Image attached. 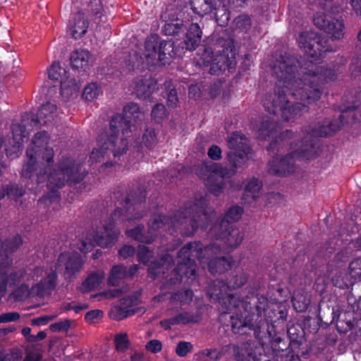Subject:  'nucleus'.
Segmentation results:
<instances>
[{
    "label": "nucleus",
    "mask_w": 361,
    "mask_h": 361,
    "mask_svg": "<svg viewBox=\"0 0 361 361\" xmlns=\"http://www.w3.org/2000/svg\"><path fill=\"white\" fill-rule=\"evenodd\" d=\"M202 32L198 23H192L185 34L184 44L188 51H194L200 45Z\"/></svg>",
    "instance_id": "5701e85b"
},
{
    "label": "nucleus",
    "mask_w": 361,
    "mask_h": 361,
    "mask_svg": "<svg viewBox=\"0 0 361 361\" xmlns=\"http://www.w3.org/2000/svg\"><path fill=\"white\" fill-rule=\"evenodd\" d=\"M123 116L116 115L110 122L108 133L102 134L98 138L99 148L92 150L90 160L91 163L100 161L109 151L114 156L118 157L126 152L127 137L133 131L131 123H137L144 118L143 113L135 103L127 104L123 109Z\"/></svg>",
    "instance_id": "423d86ee"
},
{
    "label": "nucleus",
    "mask_w": 361,
    "mask_h": 361,
    "mask_svg": "<svg viewBox=\"0 0 361 361\" xmlns=\"http://www.w3.org/2000/svg\"><path fill=\"white\" fill-rule=\"evenodd\" d=\"M235 29L240 32H247L251 27V18L247 15H240L233 21Z\"/></svg>",
    "instance_id": "a19ab883"
},
{
    "label": "nucleus",
    "mask_w": 361,
    "mask_h": 361,
    "mask_svg": "<svg viewBox=\"0 0 361 361\" xmlns=\"http://www.w3.org/2000/svg\"><path fill=\"white\" fill-rule=\"evenodd\" d=\"M163 42H159L157 35H151L147 37L145 43V51L143 53L146 63L148 65L164 64L166 59V54L163 51Z\"/></svg>",
    "instance_id": "f3484780"
},
{
    "label": "nucleus",
    "mask_w": 361,
    "mask_h": 361,
    "mask_svg": "<svg viewBox=\"0 0 361 361\" xmlns=\"http://www.w3.org/2000/svg\"><path fill=\"white\" fill-rule=\"evenodd\" d=\"M299 149L300 147L280 159L274 157L268 164L269 173L279 177H286L293 173L295 171V158L307 159L295 154V152Z\"/></svg>",
    "instance_id": "dca6fc26"
},
{
    "label": "nucleus",
    "mask_w": 361,
    "mask_h": 361,
    "mask_svg": "<svg viewBox=\"0 0 361 361\" xmlns=\"http://www.w3.org/2000/svg\"><path fill=\"white\" fill-rule=\"evenodd\" d=\"M22 125L19 123H13L12 126L13 137L11 140H8L5 144V151L6 155L10 159H15L21 153L24 138L27 136L25 130V119L22 121Z\"/></svg>",
    "instance_id": "a211bd4d"
},
{
    "label": "nucleus",
    "mask_w": 361,
    "mask_h": 361,
    "mask_svg": "<svg viewBox=\"0 0 361 361\" xmlns=\"http://www.w3.org/2000/svg\"><path fill=\"white\" fill-rule=\"evenodd\" d=\"M139 294L133 293L124 297L118 307H115L111 312V317L116 320H121L136 311L139 304Z\"/></svg>",
    "instance_id": "6ab92c4d"
},
{
    "label": "nucleus",
    "mask_w": 361,
    "mask_h": 361,
    "mask_svg": "<svg viewBox=\"0 0 361 361\" xmlns=\"http://www.w3.org/2000/svg\"><path fill=\"white\" fill-rule=\"evenodd\" d=\"M168 105L173 107L176 106L179 102L178 93L176 90H171L168 94L167 98Z\"/></svg>",
    "instance_id": "bf43d9fd"
},
{
    "label": "nucleus",
    "mask_w": 361,
    "mask_h": 361,
    "mask_svg": "<svg viewBox=\"0 0 361 361\" xmlns=\"http://www.w3.org/2000/svg\"><path fill=\"white\" fill-rule=\"evenodd\" d=\"M91 10L95 14H98L102 9V5L100 0H93L90 4Z\"/></svg>",
    "instance_id": "338daca9"
},
{
    "label": "nucleus",
    "mask_w": 361,
    "mask_h": 361,
    "mask_svg": "<svg viewBox=\"0 0 361 361\" xmlns=\"http://www.w3.org/2000/svg\"><path fill=\"white\" fill-rule=\"evenodd\" d=\"M217 61V59H215L214 60L212 61V63H209V66H210L209 73L211 75H218L221 73L222 70L224 68V63H221V61Z\"/></svg>",
    "instance_id": "3c124183"
},
{
    "label": "nucleus",
    "mask_w": 361,
    "mask_h": 361,
    "mask_svg": "<svg viewBox=\"0 0 361 361\" xmlns=\"http://www.w3.org/2000/svg\"><path fill=\"white\" fill-rule=\"evenodd\" d=\"M221 149L216 145L210 146L207 151L208 157L214 161H219L221 159Z\"/></svg>",
    "instance_id": "8fccbe9b"
},
{
    "label": "nucleus",
    "mask_w": 361,
    "mask_h": 361,
    "mask_svg": "<svg viewBox=\"0 0 361 361\" xmlns=\"http://www.w3.org/2000/svg\"><path fill=\"white\" fill-rule=\"evenodd\" d=\"M180 27L178 25V23H167L164 26V31L166 35H175L179 33Z\"/></svg>",
    "instance_id": "13d9d810"
},
{
    "label": "nucleus",
    "mask_w": 361,
    "mask_h": 361,
    "mask_svg": "<svg viewBox=\"0 0 361 361\" xmlns=\"http://www.w3.org/2000/svg\"><path fill=\"white\" fill-rule=\"evenodd\" d=\"M254 297H256V295L243 298L238 293H226L224 297L221 298L219 304L221 305L224 310L231 311L234 309H238L240 312V313L229 316V325L231 328L233 318L243 317L244 319L245 317H248V315H251L252 312H253L255 309V303L251 302Z\"/></svg>",
    "instance_id": "f8f14e48"
},
{
    "label": "nucleus",
    "mask_w": 361,
    "mask_h": 361,
    "mask_svg": "<svg viewBox=\"0 0 361 361\" xmlns=\"http://www.w3.org/2000/svg\"><path fill=\"white\" fill-rule=\"evenodd\" d=\"M249 274L243 269H235L226 277L225 284L227 289H237L243 286L248 281Z\"/></svg>",
    "instance_id": "bb28decb"
},
{
    "label": "nucleus",
    "mask_w": 361,
    "mask_h": 361,
    "mask_svg": "<svg viewBox=\"0 0 361 361\" xmlns=\"http://www.w3.org/2000/svg\"><path fill=\"white\" fill-rule=\"evenodd\" d=\"M262 188V183L257 178H252L245 185L242 200L251 204L259 197Z\"/></svg>",
    "instance_id": "c85d7f7f"
},
{
    "label": "nucleus",
    "mask_w": 361,
    "mask_h": 361,
    "mask_svg": "<svg viewBox=\"0 0 361 361\" xmlns=\"http://www.w3.org/2000/svg\"><path fill=\"white\" fill-rule=\"evenodd\" d=\"M152 116L157 122L162 120L166 116L165 106L161 104H157L152 109Z\"/></svg>",
    "instance_id": "49530a36"
},
{
    "label": "nucleus",
    "mask_w": 361,
    "mask_h": 361,
    "mask_svg": "<svg viewBox=\"0 0 361 361\" xmlns=\"http://www.w3.org/2000/svg\"><path fill=\"white\" fill-rule=\"evenodd\" d=\"M291 302L296 312H305L310 304V298L306 293H297L293 295Z\"/></svg>",
    "instance_id": "e433bc0d"
},
{
    "label": "nucleus",
    "mask_w": 361,
    "mask_h": 361,
    "mask_svg": "<svg viewBox=\"0 0 361 361\" xmlns=\"http://www.w3.org/2000/svg\"><path fill=\"white\" fill-rule=\"evenodd\" d=\"M299 47L307 55L300 62L285 52L274 61L272 71L277 80L273 92H267L262 100L265 110L288 121L309 111V105L318 101L324 85L336 80L338 68L322 65L317 61L334 50L329 39L316 32H302L298 39Z\"/></svg>",
    "instance_id": "f257e3e1"
},
{
    "label": "nucleus",
    "mask_w": 361,
    "mask_h": 361,
    "mask_svg": "<svg viewBox=\"0 0 361 361\" xmlns=\"http://www.w3.org/2000/svg\"><path fill=\"white\" fill-rule=\"evenodd\" d=\"M70 61L73 68L85 71L93 64L94 57L86 49H77L71 53Z\"/></svg>",
    "instance_id": "412c9836"
},
{
    "label": "nucleus",
    "mask_w": 361,
    "mask_h": 361,
    "mask_svg": "<svg viewBox=\"0 0 361 361\" xmlns=\"http://www.w3.org/2000/svg\"><path fill=\"white\" fill-rule=\"evenodd\" d=\"M180 318L178 315L172 319H166V320L161 322L160 324H161V327H163L164 329L168 330V329H174L175 326L178 325L180 324Z\"/></svg>",
    "instance_id": "603ef678"
},
{
    "label": "nucleus",
    "mask_w": 361,
    "mask_h": 361,
    "mask_svg": "<svg viewBox=\"0 0 361 361\" xmlns=\"http://www.w3.org/2000/svg\"><path fill=\"white\" fill-rule=\"evenodd\" d=\"M277 127V122L275 121L274 116H271L259 117L258 121L252 123V129L257 139L260 140H265L273 136L276 133Z\"/></svg>",
    "instance_id": "aec40b11"
},
{
    "label": "nucleus",
    "mask_w": 361,
    "mask_h": 361,
    "mask_svg": "<svg viewBox=\"0 0 361 361\" xmlns=\"http://www.w3.org/2000/svg\"><path fill=\"white\" fill-rule=\"evenodd\" d=\"M127 277V269L124 266L116 265L111 269L107 283L110 286H116Z\"/></svg>",
    "instance_id": "c9c22d12"
},
{
    "label": "nucleus",
    "mask_w": 361,
    "mask_h": 361,
    "mask_svg": "<svg viewBox=\"0 0 361 361\" xmlns=\"http://www.w3.org/2000/svg\"><path fill=\"white\" fill-rule=\"evenodd\" d=\"M341 126L338 121L334 120L327 125H318L310 129L302 140L300 149L295 152V154L312 159L319 156L320 152V143L319 137H329L338 131Z\"/></svg>",
    "instance_id": "9d476101"
},
{
    "label": "nucleus",
    "mask_w": 361,
    "mask_h": 361,
    "mask_svg": "<svg viewBox=\"0 0 361 361\" xmlns=\"http://www.w3.org/2000/svg\"><path fill=\"white\" fill-rule=\"evenodd\" d=\"M190 4L193 13L198 16L210 13L215 8V0H190Z\"/></svg>",
    "instance_id": "2f4dec72"
},
{
    "label": "nucleus",
    "mask_w": 361,
    "mask_h": 361,
    "mask_svg": "<svg viewBox=\"0 0 361 361\" xmlns=\"http://www.w3.org/2000/svg\"><path fill=\"white\" fill-rule=\"evenodd\" d=\"M227 160L230 167H221L216 163L205 162L200 168L197 175L204 180L207 190L215 196L220 195L225 188L224 178L233 176L238 168L243 167L248 161L252 149L247 144L245 136L239 132H233L228 137Z\"/></svg>",
    "instance_id": "39448f33"
},
{
    "label": "nucleus",
    "mask_w": 361,
    "mask_h": 361,
    "mask_svg": "<svg viewBox=\"0 0 361 361\" xmlns=\"http://www.w3.org/2000/svg\"><path fill=\"white\" fill-rule=\"evenodd\" d=\"M349 275L360 285L361 283V257H357L348 265Z\"/></svg>",
    "instance_id": "58836bf2"
},
{
    "label": "nucleus",
    "mask_w": 361,
    "mask_h": 361,
    "mask_svg": "<svg viewBox=\"0 0 361 361\" xmlns=\"http://www.w3.org/2000/svg\"><path fill=\"white\" fill-rule=\"evenodd\" d=\"M116 350L124 351L129 346V340L126 333H119L116 335L114 338Z\"/></svg>",
    "instance_id": "c03bdc74"
},
{
    "label": "nucleus",
    "mask_w": 361,
    "mask_h": 361,
    "mask_svg": "<svg viewBox=\"0 0 361 361\" xmlns=\"http://www.w3.org/2000/svg\"><path fill=\"white\" fill-rule=\"evenodd\" d=\"M47 73L50 80L60 82L61 94L65 101L78 97L80 85L69 78L67 71L59 63H53L47 69Z\"/></svg>",
    "instance_id": "9b49d317"
},
{
    "label": "nucleus",
    "mask_w": 361,
    "mask_h": 361,
    "mask_svg": "<svg viewBox=\"0 0 361 361\" xmlns=\"http://www.w3.org/2000/svg\"><path fill=\"white\" fill-rule=\"evenodd\" d=\"M105 274L103 271L91 273L81 286V290L89 292L98 288L104 281Z\"/></svg>",
    "instance_id": "72a5a7b5"
},
{
    "label": "nucleus",
    "mask_w": 361,
    "mask_h": 361,
    "mask_svg": "<svg viewBox=\"0 0 361 361\" xmlns=\"http://www.w3.org/2000/svg\"><path fill=\"white\" fill-rule=\"evenodd\" d=\"M162 261L163 262L161 264L152 262L149 264V274L152 277H155L161 274H164L165 269L169 270L173 264V259L169 255H166Z\"/></svg>",
    "instance_id": "f704fd0d"
},
{
    "label": "nucleus",
    "mask_w": 361,
    "mask_h": 361,
    "mask_svg": "<svg viewBox=\"0 0 361 361\" xmlns=\"http://www.w3.org/2000/svg\"><path fill=\"white\" fill-rule=\"evenodd\" d=\"M103 317V312L102 310H95L89 311L85 314V319L91 323L95 322V320L100 319Z\"/></svg>",
    "instance_id": "6e6d98bb"
},
{
    "label": "nucleus",
    "mask_w": 361,
    "mask_h": 361,
    "mask_svg": "<svg viewBox=\"0 0 361 361\" xmlns=\"http://www.w3.org/2000/svg\"><path fill=\"white\" fill-rule=\"evenodd\" d=\"M119 294H120V290L118 289H114L112 290H108V291H104L103 293H101L97 295L96 297H99L100 298L99 300H101L102 298H113L118 297Z\"/></svg>",
    "instance_id": "0e129e2a"
},
{
    "label": "nucleus",
    "mask_w": 361,
    "mask_h": 361,
    "mask_svg": "<svg viewBox=\"0 0 361 361\" xmlns=\"http://www.w3.org/2000/svg\"><path fill=\"white\" fill-rule=\"evenodd\" d=\"M202 320L200 310L195 311H182V324H196Z\"/></svg>",
    "instance_id": "37998d69"
},
{
    "label": "nucleus",
    "mask_w": 361,
    "mask_h": 361,
    "mask_svg": "<svg viewBox=\"0 0 361 361\" xmlns=\"http://www.w3.org/2000/svg\"><path fill=\"white\" fill-rule=\"evenodd\" d=\"M228 47L223 49V56H226L228 59L230 57L231 59L235 58V48L233 45V42L231 41L228 43Z\"/></svg>",
    "instance_id": "052dcab7"
},
{
    "label": "nucleus",
    "mask_w": 361,
    "mask_h": 361,
    "mask_svg": "<svg viewBox=\"0 0 361 361\" xmlns=\"http://www.w3.org/2000/svg\"><path fill=\"white\" fill-rule=\"evenodd\" d=\"M167 218L165 216L154 215L149 225L147 233H143V227L137 226L133 229H128L126 235L137 241L144 243H151L157 236V231L161 230L165 226Z\"/></svg>",
    "instance_id": "2eb2a0df"
},
{
    "label": "nucleus",
    "mask_w": 361,
    "mask_h": 361,
    "mask_svg": "<svg viewBox=\"0 0 361 361\" xmlns=\"http://www.w3.org/2000/svg\"><path fill=\"white\" fill-rule=\"evenodd\" d=\"M19 319V314L17 312H8L0 315V323H6L16 321Z\"/></svg>",
    "instance_id": "4d7b16f0"
},
{
    "label": "nucleus",
    "mask_w": 361,
    "mask_h": 361,
    "mask_svg": "<svg viewBox=\"0 0 361 361\" xmlns=\"http://www.w3.org/2000/svg\"><path fill=\"white\" fill-rule=\"evenodd\" d=\"M350 4L357 16L361 17V0H345Z\"/></svg>",
    "instance_id": "e2e57ef3"
},
{
    "label": "nucleus",
    "mask_w": 361,
    "mask_h": 361,
    "mask_svg": "<svg viewBox=\"0 0 361 361\" xmlns=\"http://www.w3.org/2000/svg\"><path fill=\"white\" fill-rule=\"evenodd\" d=\"M197 270L195 260L182 256V283L185 285L184 288H182V305L192 300L193 290L188 287L198 283Z\"/></svg>",
    "instance_id": "ddd939ff"
},
{
    "label": "nucleus",
    "mask_w": 361,
    "mask_h": 361,
    "mask_svg": "<svg viewBox=\"0 0 361 361\" xmlns=\"http://www.w3.org/2000/svg\"><path fill=\"white\" fill-rule=\"evenodd\" d=\"M215 59L213 50L210 47L206 48L202 54V63L205 66H208Z\"/></svg>",
    "instance_id": "5fc2aeb1"
},
{
    "label": "nucleus",
    "mask_w": 361,
    "mask_h": 361,
    "mask_svg": "<svg viewBox=\"0 0 361 361\" xmlns=\"http://www.w3.org/2000/svg\"><path fill=\"white\" fill-rule=\"evenodd\" d=\"M40 355L37 353H29L23 361H39Z\"/></svg>",
    "instance_id": "774afa93"
},
{
    "label": "nucleus",
    "mask_w": 361,
    "mask_h": 361,
    "mask_svg": "<svg viewBox=\"0 0 361 361\" xmlns=\"http://www.w3.org/2000/svg\"><path fill=\"white\" fill-rule=\"evenodd\" d=\"M258 347L254 343L247 341L243 344L238 352L235 353L237 361H257V353Z\"/></svg>",
    "instance_id": "473e14b6"
},
{
    "label": "nucleus",
    "mask_w": 361,
    "mask_h": 361,
    "mask_svg": "<svg viewBox=\"0 0 361 361\" xmlns=\"http://www.w3.org/2000/svg\"><path fill=\"white\" fill-rule=\"evenodd\" d=\"M259 343L261 345L259 348H257V361H279L278 355L273 349V348L264 347V343L262 340H257ZM272 347H274L277 350H283L282 348L280 346H277L279 344L276 342H274V340H272Z\"/></svg>",
    "instance_id": "cd10ccee"
},
{
    "label": "nucleus",
    "mask_w": 361,
    "mask_h": 361,
    "mask_svg": "<svg viewBox=\"0 0 361 361\" xmlns=\"http://www.w3.org/2000/svg\"><path fill=\"white\" fill-rule=\"evenodd\" d=\"M255 309L251 315L245 317L233 318L232 331L235 334L250 335L252 333L257 340H262L264 335L274 342L280 343L282 341L279 336L285 331L287 319V309L277 303L269 304L268 299L263 295L257 294L252 300Z\"/></svg>",
    "instance_id": "20e7f679"
},
{
    "label": "nucleus",
    "mask_w": 361,
    "mask_h": 361,
    "mask_svg": "<svg viewBox=\"0 0 361 361\" xmlns=\"http://www.w3.org/2000/svg\"><path fill=\"white\" fill-rule=\"evenodd\" d=\"M126 219L133 220L128 214H123L122 210L118 209L107 219L101 222L95 232L87 233L83 235L78 244V248L82 252H90L95 245L107 247L114 245L118 239L119 232L115 230V226L120 224Z\"/></svg>",
    "instance_id": "6e6552de"
},
{
    "label": "nucleus",
    "mask_w": 361,
    "mask_h": 361,
    "mask_svg": "<svg viewBox=\"0 0 361 361\" xmlns=\"http://www.w3.org/2000/svg\"><path fill=\"white\" fill-rule=\"evenodd\" d=\"M157 81L151 78L145 77L144 79H140L135 82L133 90L134 92L139 98L145 99L155 90Z\"/></svg>",
    "instance_id": "b1692460"
},
{
    "label": "nucleus",
    "mask_w": 361,
    "mask_h": 361,
    "mask_svg": "<svg viewBox=\"0 0 361 361\" xmlns=\"http://www.w3.org/2000/svg\"><path fill=\"white\" fill-rule=\"evenodd\" d=\"M226 289L227 288L224 281L216 279L209 283L207 295L212 302L219 303L221 298L227 293Z\"/></svg>",
    "instance_id": "393cba45"
},
{
    "label": "nucleus",
    "mask_w": 361,
    "mask_h": 361,
    "mask_svg": "<svg viewBox=\"0 0 361 361\" xmlns=\"http://www.w3.org/2000/svg\"><path fill=\"white\" fill-rule=\"evenodd\" d=\"M8 252L0 255V297H2L8 286L22 282L11 295L16 300H23L29 296L44 297L49 295L55 287L56 270L63 267L66 272L72 275L78 271L82 260L78 252L62 253L55 266V270L50 268H36L30 274L22 270H16L11 266Z\"/></svg>",
    "instance_id": "f03ea898"
},
{
    "label": "nucleus",
    "mask_w": 361,
    "mask_h": 361,
    "mask_svg": "<svg viewBox=\"0 0 361 361\" xmlns=\"http://www.w3.org/2000/svg\"><path fill=\"white\" fill-rule=\"evenodd\" d=\"M221 248L216 243L203 247L200 241L190 242L182 246V256L191 259H197L200 262L208 263V269L211 274H221L231 268L233 258L231 256L214 257L212 254L220 252Z\"/></svg>",
    "instance_id": "1a4fd4ad"
},
{
    "label": "nucleus",
    "mask_w": 361,
    "mask_h": 361,
    "mask_svg": "<svg viewBox=\"0 0 361 361\" xmlns=\"http://www.w3.org/2000/svg\"><path fill=\"white\" fill-rule=\"evenodd\" d=\"M293 137L294 132H293L291 130H286L280 134L277 139L276 138L271 140V142L267 147V151L268 152H274L275 150L278 152L279 150V141L282 142H286L288 143V141L286 140L293 138Z\"/></svg>",
    "instance_id": "4c0bfd02"
},
{
    "label": "nucleus",
    "mask_w": 361,
    "mask_h": 361,
    "mask_svg": "<svg viewBox=\"0 0 361 361\" xmlns=\"http://www.w3.org/2000/svg\"><path fill=\"white\" fill-rule=\"evenodd\" d=\"M135 254V249L130 245H124L119 250V255L123 258H128Z\"/></svg>",
    "instance_id": "680f3d73"
},
{
    "label": "nucleus",
    "mask_w": 361,
    "mask_h": 361,
    "mask_svg": "<svg viewBox=\"0 0 361 361\" xmlns=\"http://www.w3.org/2000/svg\"><path fill=\"white\" fill-rule=\"evenodd\" d=\"M212 215L207 212L205 203L202 200L190 204H185V208L182 207V228L184 227L185 230L184 232L182 231V235L190 236L198 228L204 231L209 229L210 231L218 229L216 238L225 240L230 248H235L241 243L243 236L238 228H233V226L214 228V226L209 228L212 225Z\"/></svg>",
    "instance_id": "0eeeda50"
},
{
    "label": "nucleus",
    "mask_w": 361,
    "mask_h": 361,
    "mask_svg": "<svg viewBox=\"0 0 361 361\" xmlns=\"http://www.w3.org/2000/svg\"><path fill=\"white\" fill-rule=\"evenodd\" d=\"M188 93L190 98L196 99L200 97V89L197 85H190Z\"/></svg>",
    "instance_id": "69168bd1"
},
{
    "label": "nucleus",
    "mask_w": 361,
    "mask_h": 361,
    "mask_svg": "<svg viewBox=\"0 0 361 361\" xmlns=\"http://www.w3.org/2000/svg\"><path fill=\"white\" fill-rule=\"evenodd\" d=\"M87 27L84 14L80 12L72 16L68 24L69 32L75 39L82 37L87 32Z\"/></svg>",
    "instance_id": "4be33fe9"
},
{
    "label": "nucleus",
    "mask_w": 361,
    "mask_h": 361,
    "mask_svg": "<svg viewBox=\"0 0 361 361\" xmlns=\"http://www.w3.org/2000/svg\"><path fill=\"white\" fill-rule=\"evenodd\" d=\"M202 354L207 355L210 361H219L222 356L221 352L217 349H205Z\"/></svg>",
    "instance_id": "864d4df0"
},
{
    "label": "nucleus",
    "mask_w": 361,
    "mask_h": 361,
    "mask_svg": "<svg viewBox=\"0 0 361 361\" xmlns=\"http://www.w3.org/2000/svg\"><path fill=\"white\" fill-rule=\"evenodd\" d=\"M314 25L326 32L331 39L343 38L345 25L342 19H338L324 13L317 14L313 18Z\"/></svg>",
    "instance_id": "4468645a"
},
{
    "label": "nucleus",
    "mask_w": 361,
    "mask_h": 361,
    "mask_svg": "<svg viewBox=\"0 0 361 361\" xmlns=\"http://www.w3.org/2000/svg\"><path fill=\"white\" fill-rule=\"evenodd\" d=\"M101 93V87L96 82L88 84L84 89L82 97L87 101L97 99Z\"/></svg>",
    "instance_id": "79ce46f5"
},
{
    "label": "nucleus",
    "mask_w": 361,
    "mask_h": 361,
    "mask_svg": "<svg viewBox=\"0 0 361 361\" xmlns=\"http://www.w3.org/2000/svg\"><path fill=\"white\" fill-rule=\"evenodd\" d=\"M56 115L57 111L56 105L48 102L40 107L37 113V119L32 120V123H33L35 126L37 123L46 125L54 121Z\"/></svg>",
    "instance_id": "a878e982"
},
{
    "label": "nucleus",
    "mask_w": 361,
    "mask_h": 361,
    "mask_svg": "<svg viewBox=\"0 0 361 361\" xmlns=\"http://www.w3.org/2000/svg\"><path fill=\"white\" fill-rule=\"evenodd\" d=\"M145 348L152 353H157L161 350L162 343L159 340L152 339L147 343Z\"/></svg>",
    "instance_id": "09e8293b"
},
{
    "label": "nucleus",
    "mask_w": 361,
    "mask_h": 361,
    "mask_svg": "<svg viewBox=\"0 0 361 361\" xmlns=\"http://www.w3.org/2000/svg\"><path fill=\"white\" fill-rule=\"evenodd\" d=\"M47 144L48 136L45 132L35 135L26 152L27 161L23 166L22 178L39 184L47 181V188L53 190L54 197H57L56 188L63 186L66 182H78L84 177V173L79 167L71 166L70 163L52 169L54 150Z\"/></svg>",
    "instance_id": "7ed1b4c3"
},
{
    "label": "nucleus",
    "mask_w": 361,
    "mask_h": 361,
    "mask_svg": "<svg viewBox=\"0 0 361 361\" xmlns=\"http://www.w3.org/2000/svg\"><path fill=\"white\" fill-rule=\"evenodd\" d=\"M243 209L239 206H233L225 213L224 217L220 220L219 224L214 226L223 228L226 226H232L231 224L238 221L242 216Z\"/></svg>",
    "instance_id": "c756f323"
},
{
    "label": "nucleus",
    "mask_w": 361,
    "mask_h": 361,
    "mask_svg": "<svg viewBox=\"0 0 361 361\" xmlns=\"http://www.w3.org/2000/svg\"><path fill=\"white\" fill-rule=\"evenodd\" d=\"M24 194V190L17 185H11L9 187L0 188V200L7 195L10 198L16 199Z\"/></svg>",
    "instance_id": "ea45409f"
},
{
    "label": "nucleus",
    "mask_w": 361,
    "mask_h": 361,
    "mask_svg": "<svg viewBox=\"0 0 361 361\" xmlns=\"http://www.w3.org/2000/svg\"><path fill=\"white\" fill-rule=\"evenodd\" d=\"M152 257V252L145 246L140 245L138 247L137 258L140 262L147 265Z\"/></svg>",
    "instance_id": "a18cd8bd"
},
{
    "label": "nucleus",
    "mask_w": 361,
    "mask_h": 361,
    "mask_svg": "<svg viewBox=\"0 0 361 361\" xmlns=\"http://www.w3.org/2000/svg\"><path fill=\"white\" fill-rule=\"evenodd\" d=\"M144 145L147 147H151L156 143V134L153 129H147L142 137Z\"/></svg>",
    "instance_id": "de8ad7c7"
},
{
    "label": "nucleus",
    "mask_w": 361,
    "mask_h": 361,
    "mask_svg": "<svg viewBox=\"0 0 361 361\" xmlns=\"http://www.w3.org/2000/svg\"><path fill=\"white\" fill-rule=\"evenodd\" d=\"M331 281L335 287L340 289H348L352 287V290L353 291L359 286V284L355 282L354 279L345 271L336 273V275L332 277Z\"/></svg>",
    "instance_id": "7c9ffc66"
}]
</instances>
